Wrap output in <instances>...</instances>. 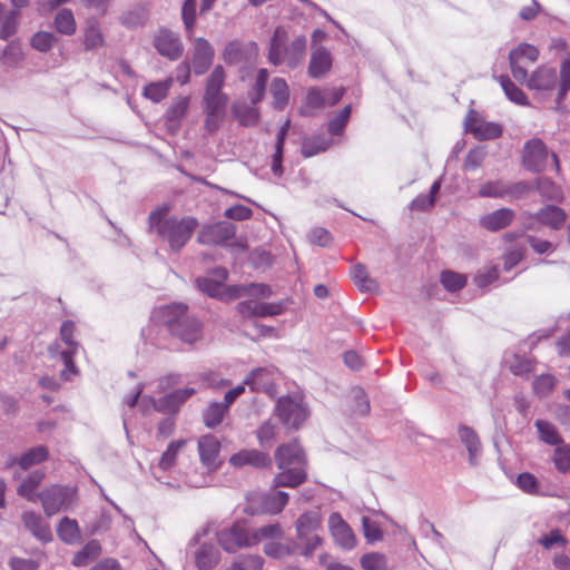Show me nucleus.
<instances>
[{
  "mask_svg": "<svg viewBox=\"0 0 570 570\" xmlns=\"http://www.w3.org/2000/svg\"><path fill=\"white\" fill-rule=\"evenodd\" d=\"M22 47L18 41L9 42L0 55V62L9 68H16L23 60Z\"/></svg>",
  "mask_w": 570,
  "mask_h": 570,
  "instance_id": "nucleus-30",
  "label": "nucleus"
},
{
  "mask_svg": "<svg viewBox=\"0 0 570 570\" xmlns=\"http://www.w3.org/2000/svg\"><path fill=\"white\" fill-rule=\"evenodd\" d=\"M56 41L57 38L53 33L47 31H38L31 37L30 45L37 51L48 52L52 49Z\"/></svg>",
  "mask_w": 570,
  "mask_h": 570,
  "instance_id": "nucleus-51",
  "label": "nucleus"
},
{
  "mask_svg": "<svg viewBox=\"0 0 570 570\" xmlns=\"http://www.w3.org/2000/svg\"><path fill=\"white\" fill-rule=\"evenodd\" d=\"M464 129L472 134L478 140H489L499 138L503 128L497 122L487 121L474 109H470L464 118Z\"/></svg>",
  "mask_w": 570,
  "mask_h": 570,
  "instance_id": "nucleus-13",
  "label": "nucleus"
},
{
  "mask_svg": "<svg viewBox=\"0 0 570 570\" xmlns=\"http://www.w3.org/2000/svg\"><path fill=\"white\" fill-rule=\"evenodd\" d=\"M498 80L511 101L521 106L529 104L527 95L508 76H500Z\"/></svg>",
  "mask_w": 570,
  "mask_h": 570,
  "instance_id": "nucleus-36",
  "label": "nucleus"
},
{
  "mask_svg": "<svg viewBox=\"0 0 570 570\" xmlns=\"http://www.w3.org/2000/svg\"><path fill=\"white\" fill-rule=\"evenodd\" d=\"M153 320L164 325L169 333L181 342L193 344L202 338V323L188 313L185 304H169L156 308Z\"/></svg>",
  "mask_w": 570,
  "mask_h": 570,
  "instance_id": "nucleus-3",
  "label": "nucleus"
},
{
  "mask_svg": "<svg viewBox=\"0 0 570 570\" xmlns=\"http://www.w3.org/2000/svg\"><path fill=\"white\" fill-rule=\"evenodd\" d=\"M189 106L188 97L176 98L167 111V119L170 121H179L186 114Z\"/></svg>",
  "mask_w": 570,
  "mask_h": 570,
  "instance_id": "nucleus-58",
  "label": "nucleus"
},
{
  "mask_svg": "<svg viewBox=\"0 0 570 570\" xmlns=\"http://www.w3.org/2000/svg\"><path fill=\"white\" fill-rule=\"evenodd\" d=\"M558 85V99L562 100L570 90V58H567L561 62L560 80Z\"/></svg>",
  "mask_w": 570,
  "mask_h": 570,
  "instance_id": "nucleus-57",
  "label": "nucleus"
},
{
  "mask_svg": "<svg viewBox=\"0 0 570 570\" xmlns=\"http://www.w3.org/2000/svg\"><path fill=\"white\" fill-rule=\"evenodd\" d=\"M332 67V57L328 51L321 48L312 53L309 66H308V75L312 78H321L326 72L330 71Z\"/></svg>",
  "mask_w": 570,
  "mask_h": 570,
  "instance_id": "nucleus-24",
  "label": "nucleus"
},
{
  "mask_svg": "<svg viewBox=\"0 0 570 570\" xmlns=\"http://www.w3.org/2000/svg\"><path fill=\"white\" fill-rule=\"evenodd\" d=\"M548 157L549 151L546 144L541 139L533 138L524 145L522 164L528 170L540 173L544 170ZM550 157L554 165L556 171L559 174L560 163L557 154L551 153Z\"/></svg>",
  "mask_w": 570,
  "mask_h": 570,
  "instance_id": "nucleus-9",
  "label": "nucleus"
},
{
  "mask_svg": "<svg viewBox=\"0 0 570 570\" xmlns=\"http://www.w3.org/2000/svg\"><path fill=\"white\" fill-rule=\"evenodd\" d=\"M196 0H185L181 7V20L189 39L193 37L196 24Z\"/></svg>",
  "mask_w": 570,
  "mask_h": 570,
  "instance_id": "nucleus-46",
  "label": "nucleus"
},
{
  "mask_svg": "<svg viewBox=\"0 0 570 570\" xmlns=\"http://www.w3.org/2000/svg\"><path fill=\"white\" fill-rule=\"evenodd\" d=\"M351 111H352L351 106L347 105L340 111V114L337 116H335L328 122L327 130L331 135L338 136V135L343 134V131L348 122Z\"/></svg>",
  "mask_w": 570,
  "mask_h": 570,
  "instance_id": "nucleus-54",
  "label": "nucleus"
},
{
  "mask_svg": "<svg viewBox=\"0 0 570 570\" xmlns=\"http://www.w3.org/2000/svg\"><path fill=\"white\" fill-rule=\"evenodd\" d=\"M259 444L263 448H271L277 435L276 424L267 421L264 422L256 432Z\"/></svg>",
  "mask_w": 570,
  "mask_h": 570,
  "instance_id": "nucleus-55",
  "label": "nucleus"
},
{
  "mask_svg": "<svg viewBox=\"0 0 570 570\" xmlns=\"http://www.w3.org/2000/svg\"><path fill=\"white\" fill-rule=\"evenodd\" d=\"M275 413L284 426L292 430L301 429L309 416V410L301 395L279 397Z\"/></svg>",
  "mask_w": 570,
  "mask_h": 570,
  "instance_id": "nucleus-6",
  "label": "nucleus"
},
{
  "mask_svg": "<svg viewBox=\"0 0 570 570\" xmlns=\"http://www.w3.org/2000/svg\"><path fill=\"white\" fill-rule=\"evenodd\" d=\"M22 522L24 527L31 531V533L43 542L51 541L52 533L48 522L43 518L31 511H27L22 514Z\"/></svg>",
  "mask_w": 570,
  "mask_h": 570,
  "instance_id": "nucleus-21",
  "label": "nucleus"
},
{
  "mask_svg": "<svg viewBox=\"0 0 570 570\" xmlns=\"http://www.w3.org/2000/svg\"><path fill=\"white\" fill-rule=\"evenodd\" d=\"M225 81V71L222 66H216L207 79L205 91L222 92Z\"/></svg>",
  "mask_w": 570,
  "mask_h": 570,
  "instance_id": "nucleus-62",
  "label": "nucleus"
},
{
  "mask_svg": "<svg viewBox=\"0 0 570 570\" xmlns=\"http://www.w3.org/2000/svg\"><path fill=\"white\" fill-rule=\"evenodd\" d=\"M271 94L275 108L283 109L288 102L289 90L287 82L283 78H275L271 85Z\"/></svg>",
  "mask_w": 570,
  "mask_h": 570,
  "instance_id": "nucleus-41",
  "label": "nucleus"
},
{
  "mask_svg": "<svg viewBox=\"0 0 570 570\" xmlns=\"http://www.w3.org/2000/svg\"><path fill=\"white\" fill-rule=\"evenodd\" d=\"M53 26L57 32L61 35H75L77 30V23L72 11L70 9L59 10L55 16Z\"/></svg>",
  "mask_w": 570,
  "mask_h": 570,
  "instance_id": "nucleus-29",
  "label": "nucleus"
},
{
  "mask_svg": "<svg viewBox=\"0 0 570 570\" xmlns=\"http://www.w3.org/2000/svg\"><path fill=\"white\" fill-rule=\"evenodd\" d=\"M288 502V494L284 491H275L261 497V511L269 514L281 513Z\"/></svg>",
  "mask_w": 570,
  "mask_h": 570,
  "instance_id": "nucleus-25",
  "label": "nucleus"
},
{
  "mask_svg": "<svg viewBox=\"0 0 570 570\" xmlns=\"http://www.w3.org/2000/svg\"><path fill=\"white\" fill-rule=\"evenodd\" d=\"M82 43L87 51L97 50L106 46L105 36L99 22L95 18H90L86 22Z\"/></svg>",
  "mask_w": 570,
  "mask_h": 570,
  "instance_id": "nucleus-23",
  "label": "nucleus"
},
{
  "mask_svg": "<svg viewBox=\"0 0 570 570\" xmlns=\"http://www.w3.org/2000/svg\"><path fill=\"white\" fill-rule=\"evenodd\" d=\"M219 562V552L213 544H202L195 554V564L198 570H212Z\"/></svg>",
  "mask_w": 570,
  "mask_h": 570,
  "instance_id": "nucleus-26",
  "label": "nucleus"
},
{
  "mask_svg": "<svg viewBox=\"0 0 570 570\" xmlns=\"http://www.w3.org/2000/svg\"><path fill=\"white\" fill-rule=\"evenodd\" d=\"M537 190L549 200L559 202L562 199V190L559 185L547 177H540L535 180Z\"/></svg>",
  "mask_w": 570,
  "mask_h": 570,
  "instance_id": "nucleus-42",
  "label": "nucleus"
},
{
  "mask_svg": "<svg viewBox=\"0 0 570 570\" xmlns=\"http://www.w3.org/2000/svg\"><path fill=\"white\" fill-rule=\"evenodd\" d=\"M102 548L98 540L88 541L80 551L76 552L72 558V566L86 567L101 554Z\"/></svg>",
  "mask_w": 570,
  "mask_h": 570,
  "instance_id": "nucleus-28",
  "label": "nucleus"
},
{
  "mask_svg": "<svg viewBox=\"0 0 570 570\" xmlns=\"http://www.w3.org/2000/svg\"><path fill=\"white\" fill-rule=\"evenodd\" d=\"M534 218L541 225H544L550 229L558 230L564 225L567 214L558 206L548 205L535 213Z\"/></svg>",
  "mask_w": 570,
  "mask_h": 570,
  "instance_id": "nucleus-22",
  "label": "nucleus"
},
{
  "mask_svg": "<svg viewBox=\"0 0 570 570\" xmlns=\"http://www.w3.org/2000/svg\"><path fill=\"white\" fill-rule=\"evenodd\" d=\"M153 46L159 56L176 61L184 53V43L178 33L168 28H159L153 36Z\"/></svg>",
  "mask_w": 570,
  "mask_h": 570,
  "instance_id": "nucleus-11",
  "label": "nucleus"
},
{
  "mask_svg": "<svg viewBox=\"0 0 570 570\" xmlns=\"http://www.w3.org/2000/svg\"><path fill=\"white\" fill-rule=\"evenodd\" d=\"M535 428L539 432L540 440L550 445H560L562 438L560 436L557 428L544 420H537Z\"/></svg>",
  "mask_w": 570,
  "mask_h": 570,
  "instance_id": "nucleus-40",
  "label": "nucleus"
},
{
  "mask_svg": "<svg viewBox=\"0 0 570 570\" xmlns=\"http://www.w3.org/2000/svg\"><path fill=\"white\" fill-rule=\"evenodd\" d=\"M273 296V289L264 283H252V317H274L285 313L291 304L289 298L274 299L264 303Z\"/></svg>",
  "mask_w": 570,
  "mask_h": 570,
  "instance_id": "nucleus-5",
  "label": "nucleus"
},
{
  "mask_svg": "<svg viewBox=\"0 0 570 570\" xmlns=\"http://www.w3.org/2000/svg\"><path fill=\"white\" fill-rule=\"evenodd\" d=\"M235 236V225L228 222H218L203 226L197 235V242L206 246L226 245Z\"/></svg>",
  "mask_w": 570,
  "mask_h": 570,
  "instance_id": "nucleus-14",
  "label": "nucleus"
},
{
  "mask_svg": "<svg viewBox=\"0 0 570 570\" xmlns=\"http://www.w3.org/2000/svg\"><path fill=\"white\" fill-rule=\"evenodd\" d=\"M328 530L335 543L344 550H352L357 544V539L352 528L344 521L338 512L328 517Z\"/></svg>",
  "mask_w": 570,
  "mask_h": 570,
  "instance_id": "nucleus-15",
  "label": "nucleus"
},
{
  "mask_svg": "<svg viewBox=\"0 0 570 570\" xmlns=\"http://www.w3.org/2000/svg\"><path fill=\"white\" fill-rule=\"evenodd\" d=\"M199 459L209 469H217L220 442L215 435L206 434L198 440Z\"/></svg>",
  "mask_w": 570,
  "mask_h": 570,
  "instance_id": "nucleus-18",
  "label": "nucleus"
},
{
  "mask_svg": "<svg viewBox=\"0 0 570 570\" xmlns=\"http://www.w3.org/2000/svg\"><path fill=\"white\" fill-rule=\"evenodd\" d=\"M45 478V473L41 471H35L29 474L18 487V494L26 498L29 501L35 500V490L40 485Z\"/></svg>",
  "mask_w": 570,
  "mask_h": 570,
  "instance_id": "nucleus-37",
  "label": "nucleus"
},
{
  "mask_svg": "<svg viewBox=\"0 0 570 570\" xmlns=\"http://www.w3.org/2000/svg\"><path fill=\"white\" fill-rule=\"evenodd\" d=\"M171 82L170 78L165 81L150 82L145 86L142 95L154 102H159L168 96Z\"/></svg>",
  "mask_w": 570,
  "mask_h": 570,
  "instance_id": "nucleus-38",
  "label": "nucleus"
},
{
  "mask_svg": "<svg viewBox=\"0 0 570 570\" xmlns=\"http://www.w3.org/2000/svg\"><path fill=\"white\" fill-rule=\"evenodd\" d=\"M332 145V140L323 136H313L304 139L302 144V155L307 158L320 153L326 151Z\"/></svg>",
  "mask_w": 570,
  "mask_h": 570,
  "instance_id": "nucleus-34",
  "label": "nucleus"
},
{
  "mask_svg": "<svg viewBox=\"0 0 570 570\" xmlns=\"http://www.w3.org/2000/svg\"><path fill=\"white\" fill-rule=\"evenodd\" d=\"M326 105V98L323 91L316 87L308 89L305 98L304 106L301 114L305 116L312 115L315 110L323 108Z\"/></svg>",
  "mask_w": 570,
  "mask_h": 570,
  "instance_id": "nucleus-35",
  "label": "nucleus"
},
{
  "mask_svg": "<svg viewBox=\"0 0 570 570\" xmlns=\"http://www.w3.org/2000/svg\"><path fill=\"white\" fill-rule=\"evenodd\" d=\"M205 112H220L224 114L227 105V96L223 92L205 91L204 95Z\"/></svg>",
  "mask_w": 570,
  "mask_h": 570,
  "instance_id": "nucleus-45",
  "label": "nucleus"
},
{
  "mask_svg": "<svg viewBox=\"0 0 570 570\" xmlns=\"http://www.w3.org/2000/svg\"><path fill=\"white\" fill-rule=\"evenodd\" d=\"M278 373L274 370L259 368L252 372V390L263 391L274 397L277 393L276 380Z\"/></svg>",
  "mask_w": 570,
  "mask_h": 570,
  "instance_id": "nucleus-20",
  "label": "nucleus"
},
{
  "mask_svg": "<svg viewBox=\"0 0 570 570\" xmlns=\"http://www.w3.org/2000/svg\"><path fill=\"white\" fill-rule=\"evenodd\" d=\"M297 546L305 557H312L323 544L324 540L318 534L322 529V517L316 511H307L298 517L295 523Z\"/></svg>",
  "mask_w": 570,
  "mask_h": 570,
  "instance_id": "nucleus-4",
  "label": "nucleus"
},
{
  "mask_svg": "<svg viewBox=\"0 0 570 570\" xmlns=\"http://www.w3.org/2000/svg\"><path fill=\"white\" fill-rule=\"evenodd\" d=\"M459 435L461 441L466 446L470 454V460L472 461L480 451V441L476 433L473 429L462 425L459 428Z\"/></svg>",
  "mask_w": 570,
  "mask_h": 570,
  "instance_id": "nucleus-47",
  "label": "nucleus"
},
{
  "mask_svg": "<svg viewBox=\"0 0 570 570\" xmlns=\"http://www.w3.org/2000/svg\"><path fill=\"white\" fill-rule=\"evenodd\" d=\"M485 156H487V153L483 148L478 147V148L471 149L465 156L464 169L475 170L476 168H479L482 165Z\"/></svg>",
  "mask_w": 570,
  "mask_h": 570,
  "instance_id": "nucleus-63",
  "label": "nucleus"
},
{
  "mask_svg": "<svg viewBox=\"0 0 570 570\" xmlns=\"http://www.w3.org/2000/svg\"><path fill=\"white\" fill-rule=\"evenodd\" d=\"M351 276L355 285L365 292H371L376 288V283L368 277L367 271L364 265H354L351 269Z\"/></svg>",
  "mask_w": 570,
  "mask_h": 570,
  "instance_id": "nucleus-43",
  "label": "nucleus"
},
{
  "mask_svg": "<svg viewBox=\"0 0 570 570\" xmlns=\"http://www.w3.org/2000/svg\"><path fill=\"white\" fill-rule=\"evenodd\" d=\"M274 261V255L264 248L252 252V267L255 269L264 272L273 266Z\"/></svg>",
  "mask_w": 570,
  "mask_h": 570,
  "instance_id": "nucleus-53",
  "label": "nucleus"
},
{
  "mask_svg": "<svg viewBox=\"0 0 570 570\" xmlns=\"http://www.w3.org/2000/svg\"><path fill=\"white\" fill-rule=\"evenodd\" d=\"M553 462L558 471L564 473L570 470V445H557Z\"/></svg>",
  "mask_w": 570,
  "mask_h": 570,
  "instance_id": "nucleus-59",
  "label": "nucleus"
},
{
  "mask_svg": "<svg viewBox=\"0 0 570 570\" xmlns=\"http://www.w3.org/2000/svg\"><path fill=\"white\" fill-rule=\"evenodd\" d=\"M76 325L72 321H65L60 326V337L69 350H78L79 344L73 340Z\"/></svg>",
  "mask_w": 570,
  "mask_h": 570,
  "instance_id": "nucleus-64",
  "label": "nucleus"
},
{
  "mask_svg": "<svg viewBox=\"0 0 570 570\" xmlns=\"http://www.w3.org/2000/svg\"><path fill=\"white\" fill-rule=\"evenodd\" d=\"M168 207H159L149 214L148 223L153 233L167 242L170 249L178 252L191 238L198 227V220L191 216L167 217Z\"/></svg>",
  "mask_w": 570,
  "mask_h": 570,
  "instance_id": "nucleus-2",
  "label": "nucleus"
},
{
  "mask_svg": "<svg viewBox=\"0 0 570 570\" xmlns=\"http://www.w3.org/2000/svg\"><path fill=\"white\" fill-rule=\"evenodd\" d=\"M306 51V38L297 37L284 51V60L287 61L289 67H295L304 57Z\"/></svg>",
  "mask_w": 570,
  "mask_h": 570,
  "instance_id": "nucleus-33",
  "label": "nucleus"
},
{
  "mask_svg": "<svg viewBox=\"0 0 570 570\" xmlns=\"http://www.w3.org/2000/svg\"><path fill=\"white\" fill-rule=\"evenodd\" d=\"M38 498L41 501L45 514L52 517L61 510L70 509L77 502V490L55 484L43 489Z\"/></svg>",
  "mask_w": 570,
  "mask_h": 570,
  "instance_id": "nucleus-7",
  "label": "nucleus"
},
{
  "mask_svg": "<svg viewBox=\"0 0 570 570\" xmlns=\"http://www.w3.org/2000/svg\"><path fill=\"white\" fill-rule=\"evenodd\" d=\"M440 281L448 292H456L466 285L468 278L464 274L452 271H443L441 273Z\"/></svg>",
  "mask_w": 570,
  "mask_h": 570,
  "instance_id": "nucleus-44",
  "label": "nucleus"
},
{
  "mask_svg": "<svg viewBox=\"0 0 570 570\" xmlns=\"http://www.w3.org/2000/svg\"><path fill=\"white\" fill-rule=\"evenodd\" d=\"M185 445V440L171 441L159 459V469H161L163 471H168L171 468H174L177 461L178 453L184 449Z\"/></svg>",
  "mask_w": 570,
  "mask_h": 570,
  "instance_id": "nucleus-32",
  "label": "nucleus"
},
{
  "mask_svg": "<svg viewBox=\"0 0 570 570\" xmlns=\"http://www.w3.org/2000/svg\"><path fill=\"white\" fill-rule=\"evenodd\" d=\"M227 411L228 409L224 404L217 402L210 403L203 413L204 424L209 429L219 425Z\"/></svg>",
  "mask_w": 570,
  "mask_h": 570,
  "instance_id": "nucleus-39",
  "label": "nucleus"
},
{
  "mask_svg": "<svg viewBox=\"0 0 570 570\" xmlns=\"http://www.w3.org/2000/svg\"><path fill=\"white\" fill-rule=\"evenodd\" d=\"M217 542L228 553L249 546V522L247 519L236 520L230 527L217 532Z\"/></svg>",
  "mask_w": 570,
  "mask_h": 570,
  "instance_id": "nucleus-8",
  "label": "nucleus"
},
{
  "mask_svg": "<svg viewBox=\"0 0 570 570\" xmlns=\"http://www.w3.org/2000/svg\"><path fill=\"white\" fill-rule=\"evenodd\" d=\"M48 456H49L48 449L45 445H38V446H35V448L28 450L27 452H24L19 458L17 463L19 464V466L21 469L27 470L35 464H39V463L46 461L48 459Z\"/></svg>",
  "mask_w": 570,
  "mask_h": 570,
  "instance_id": "nucleus-31",
  "label": "nucleus"
},
{
  "mask_svg": "<svg viewBox=\"0 0 570 570\" xmlns=\"http://www.w3.org/2000/svg\"><path fill=\"white\" fill-rule=\"evenodd\" d=\"M57 535L67 544L78 542L81 538V531L77 520L63 517L57 525Z\"/></svg>",
  "mask_w": 570,
  "mask_h": 570,
  "instance_id": "nucleus-27",
  "label": "nucleus"
},
{
  "mask_svg": "<svg viewBox=\"0 0 570 570\" xmlns=\"http://www.w3.org/2000/svg\"><path fill=\"white\" fill-rule=\"evenodd\" d=\"M197 285L202 292L208 294L212 297H219L222 299H233L242 297L247 288L245 286H229L224 288V284L209 277H203L197 279Z\"/></svg>",
  "mask_w": 570,
  "mask_h": 570,
  "instance_id": "nucleus-16",
  "label": "nucleus"
},
{
  "mask_svg": "<svg viewBox=\"0 0 570 570\" xmlns=\"http://www.w3.org/2000/svg\"><path fill=\"white\" fill-rule=\"evenodd\" d=\"M535 96H549L558 86V76L554 68L539 66L523 82Z\"/></svg>",
  "mask_w": 570,
  "mask_h": 570,
  "instance_id": "nucleus-12",
  "label": "nucleus"
},
{
  "mask_svg": "<svg viewBox=\"0 0 570 570\" xmlns=\"http://www.w3.org/2000/svg\"><path fill=\"white\" fill-rule=\"evenodd\" d=\"M539 49L530 43H521L509 53V63L513 78L519 82L527 80V68L539 58Z\"/></svg>",
  "mask_w": 570,
  "mask_h": 570,
  "instance_id": "nucleus-10",
  "label": "nucleus"
},
{
  "mask_svg": "<svg viewBox=\"0 0 570 570\" xmlns=\"http://www.w3.org/2000/svg\"><path fill=\"white\" fill-rule=\"evenodd\" d=\"M557 379L551 374H542L533 380L532 389L539 397H547L556 387Z\"/></svg>",
  "mask_w": 570,
  "mask_h": 570,
  "instance_id": "nucleus-48",
  "label": "nucleus"
},
{
  "mask_svg": "<svg viewBox=\"0 0 570 570\" xmlns=\"http://www.w3.org/2000/svg\"><path fill=\"white\" fill-rule=\"evenodd\" d=\"M20 12L17 10L9 11L0 23V39L7 40L17 32L19 26Z\"/></svg>",
  "mask_w": 570,
  "mask_h": 570,
  "instance_id": "nucleus-52",
  "label": "nucleus"
},
{
  "mask_svg": "<svg viewBox=\"0 0 570 570\" xmlns=\"http://www.w3.org/2000/svg\"><path fill=\"white\" fill-rule=\"evenodd\" d=\"M360 562L365 570H386L387 568L385 556L379 552L365 553Z\"/></svg>",
  "mask_w": 570,
  "mask_h": 570,
  "instance_id": "nucleus-56",
  "label": "nucleus"
},
{
  "mask_svg": "<svg viewBox=\"0 0 570 570\" xmlns=\"http://www.w3.org/2000/svg\"><path fill=\"white\" fill-rule=\"evenodd\" d=\"M283 537V529L278 523L268 524L259 528L252 533V541H261L263 539H281Z\"/></svg>",
  "mask_w": 570,
  "mask_h": 570,
  "instance_id": "nucleus-60",
  "label": "nucleus"
},
{
  "mask_svg": "<svg viewBox=\"0 0 570 570\" xmlns=\"http://www.w3.org/2000/svg\"><path fill=\"white\" fill-rule=\"evenodd\" d=\"M508 183L503 180L487 181L481 185L479 195L482 197L507 198Z\"/></svg>",
  "mask_w": 570,
  "mask_h": 570,
  "instance_id": "nucleus-49",
  "label": "nucleus"
},
{
  "mask_svg": "<svg viewBox=\"0 0 570 570\" xmlns=\"http://www.w3.org/2000/svg\"><path fill=\"white\" fill-rule=\"evenodd\" d=\"M225 81V71L222 66H216L207 79L205 91L222 92Z\"/></svg>",
  "mask_w": 570,
  "mask_h": 570,
  "instance_id": "nucleus-61",
  "label": "nucleus"
},
{
  "mask_svg": "<svg viewBox=\"0 0 570 570\" xmlns=\"http://www.w3.org/2000/svg\"><path fill=\"white\" fill-rule=\"evenodd\" d=\"M275 461L279 470L274 478L275 487L295 489L307 481L308 458L298 439L281 444L275 451Z\"/></svg>",
  "mask_w": 570,
  "mask_h": 570,
  "instance_id": "nucleus-1",
  "label": "nucleus"
},
{
  "mask_svg": "<svg viewBox=\"0 0 570 570\" xmlns=\"http://www.w3.org/2000/svg\"><path fill=\"white\" fill-rule=\"evenodd\" d=\"M78 350H65L59 352V356L65 364V368L60 372V377L63 381H70L72 376L78 375L79 370L73 362V357Z\"/></svg>",
  "mask_w": 570,
  "mask_h": 570,
  "instance_id": "nucleus-50",
  "label": "nucleus"
},
{
  "mask_svg": "<svg viewBox=\"0 0 570 570\" xmlns=\"http://www.w3.org/2000/svg\"><path fill=\"white\" fill-rule=\"evenodd\" d=\"M215 51L212 45L203 37L194 40L193 69L196 75H204L212 66Z\"/></svg>",
  "mask_w": 570,
  "mask_h": 570,
  "instance_id": "nucleus-17",
  "label": "nucleus"
},
{
  "mask_svg": "<svg viewBox=\"0 0 570 570\" xmlns=\"http://www.w3.org/2000/svg\"><path fill=\"white\" fill-rule=\"evenodd\" d=\"M515 218V213L511 208H500L493 210L480 219V224L483 228L490 232H498L508 227Z\"/></svg>",
  "mask_w": 570,
  "mask_h": 570,
  "instance_id": "nucleus-19",
  "label": "nucleus"
}]
</instances>
